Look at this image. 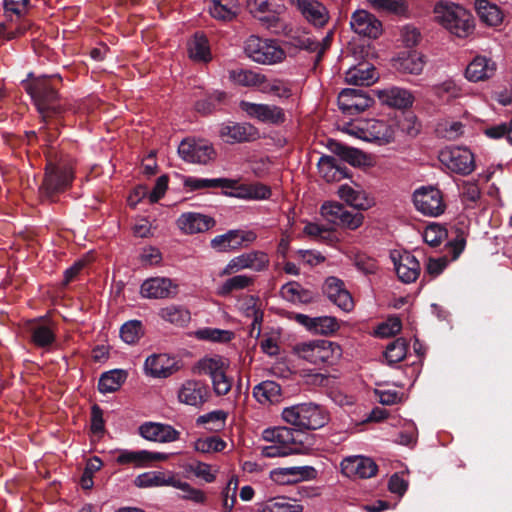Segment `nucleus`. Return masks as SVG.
I'll use <instances>...</instances> for the list:
<instances>
[{
	"label": "nucleus",
	"mask_w": 512,
	"mask_h": 512,
	"mask_svg": "<svg viewBox=\"0 0 512 512\" xmlns=\"http://www.w3.org/2000/svg\"><path fill=\"white\" fill-rule=\"evenodd\" d=\"M342 472L348 477L371 478L378 471L373 459L365 456H351L341 462Z\"/></svg>",
	"instance_id": "nucleus-19"
},
{
	"label": "nucleus",
	"mask_w": 512,
	"mask_h": 512,
	"mask_svg": "<svg viewBox=\"0 0 512 512\" xmlns=\"http://www.w3.org/2000/svg\"><path fill=\"white\" fill-rule=\"evenodd\" d=\"M317 167L319 174L326 182H338L350 177L348 168L341 165L336 158L330 155H322Z\"/></svg>",
	"instance_id": "nucleus-29"
},
{
	"label": "nucleus",
	"mask_w": 512,
	"mask_h": 512,
	"mask_svg": "<svg viewBox=\"0 0 512 512\" xmlns=\"http://www.w3.org/2000/svg\"><path fill=\"white\" fill-rule=\"evenodd\" d=\"M189 55L193 60L208 62L211 60L209 41L203 34L196 33L189 43Z\"/></svg>",
	"instance_id": "nucleus-37"
},
{
	"label": "nucleus",
	"mask_w": 512,
	"mask_h": 512,
	"mask_svg": "<svg viewBox=\"0 0 512 512\" xmlns=\"http://www.w3.org/2000/svg\"><path fill=\"white\" fill-rule=\"evenodd\" d=\"M407 350V341L404 338H397L388 344L384 352V356L390 365L396 364L406 357Z\"/></svg>",
	"instance_id": "nucleus-43"
},
{
	"label": "nucleus",
	"mask_w": 512,
	"mask_h": 512,
	"mask_svg": "<svg viewBox=\"0 0 512 512\" xmlns=\"http://www.w3.org/2000/svg\"><path fill=\"white\" fill-rule=\"evenodd\" d=\"M376 93L382 104L396 109H408L415 100L411 91L396 86L377 90Z\"/></svg>",
	"instance_id": "nucleus-25"
},
{
	"label": "nucleus",
	"mask_w": 512,
	"mask_h": 512,
	"mask_svg": "<svg viewBox=\"0 0 512 512\" xmlns=\"http://www.w3.org/2000/svg\"><path fill=\"white\" fill-rule=\"evenodd\" d=\"M159 315L163 320L177 326H184L191 319L189 310L183 306L177 305H170L162 308L159 312Z\"/></svg>",
	"instance_id": "nucleus-39"
},
{
	"label": "nucleus",
	"mask_w": 512,
	"mask_h": 512,
	"mask_svg": "<svg viewBox=\"0 0 512 512\" xmlns=\"http://www.w3.org/2000/svg\"><path fill=\"white\" fill-rule=\"evenodd\" d=\"M254 282L252 277L246 275H236L227 279L218 289L220 296H228L233 291L242 290Z\"/></svg>",
	"instance_id": "nucleus-45"
},
{
	"label": "nucleus",
	"mask_w": 512,
	"mask_h": 512,
	"mask_svg": "<svg viewBox=\"0 0 512 512\" xmlns=\"http://www.w3.org/2000/svg\"><path fill=\"white\" fill-rule=\"evenodd\" d=\"M285 6L282 4H275L273 9L265 13L263 16H259V20L267 26L269 29H273L274 32H279L284 27L280 14L285 11Z\"/></svg>",
	"instance_id": "nucleus-49"
},
{
	"label": "nucleus",
	"mask_w": 512,
	"mask_h": 512,
	"mask_svg": "<svg viewBox=\"0 0 512 512\" xmlns=\"http://www.w3.org/2000/svg\"><path fill=\"white\" fill-rule=\"evenodd\" d=\"M29 332L31 342L39 348H46L54 344L56 334L52 324L45 322L44 318L33 319L30 322Z\"/></svg>",
	"instance_id": "nucleus-28"
},
{
	"label": "nucleus",
	"mask_w": 512,
	"mask_h": 512,
	"mask_svg": "<svg viewBox=\"0 0 512 512\" xmlns=\"http://www.w3.org/2000/svg\"><path fill=\"white\" fill-rule=\"evenodd\" d=\"M143 335V325L139 320H130L120 329V337L127 344L136 343Z\"/></svg>",
	"instance_id": "nucleus-47"
},
{
	"label": "nucleus",
	"mask_w": 512,
	"mask_h": 512,
	"mask_svg": "<svg viewBox=\"0 0 512 512\" xmlns=\"http://www.w3.org/2000/svg\"><path fill=\"white\" fill-rule=\"evenodd\" d=\"M398 127L406 135L415 137L420 132L421 124L414 114L409 113L403 119L399 120Z\"/></svg>",
	"instance_id": "nucleus-59"
},
{
	"label": "nucleus",
	"mask_w": 512,
	"mask_h": 512,
	"mask_svg": "<svg viewBox=\"0 0 512 512\" xmlns=\"http://www.w3.org/2000/svg\"><path fill=\"white\" fill-rule=\"evenodd\" d=\"M402 323L398 317L389 318L386 322L378 325L375 334L380 338L395 336L401 331Z\"/></svg>",
	"instance_id": "nucleus-57"
},
{
	"label": "nucleus",
	"mask_w": 512,
	"mask_h": 512,
	"mask_svg": "<svg viewBox=\"0 0 512 512\" xmlns=\"http://www.w3.org/2000/svg\"><path fill=\"white\" fill-rule=\"evenodd\" d=\"M138 434L147 441L171 443L180 439V431L166 423L146 421L138 427Z\"/></svg>",
	"instance_id": "nucleus-14"
},
{
	"label": "nucleus",
	"mask_w": 512,
	"mask_h": 512,
	"mask_svg": "<svg viewBox=\"0 0 512 512\" xmlns=\"http://www.w3.org/2000/svg\"><path fill=\"white\" fill-rule=\"evenodd\" d=\"M303 506L298 503H291L287 497H275L268 499L262 505V512H302Z\"/></svg>",
	"instance_id": "nucleus-40"
},
{
	"label": "nucleus",
	"mask_w": 512,
	"mask_h": 512,
	"mask_svg": "<svg viewBox=\"0 0 512 512\" xmlns=\"http://www.w3.org/2000/svg\"><path fill=\"white\" fill-rule=\"evenodd\" d=\"M496 72V63L485 56H477L471 61L465 76L469 81L479 82L491 78Z\"/></svg>",
	"instance_id": "nucleus-31"
},
{
	"label": "nucleus",
	"mask_w": 512,
	"mask_h": 512,
	"mask_svg": "<svg viewBox=\"0 0 512 512\" xmlns=\"http://www.w3.org/2000/svg\"><path fill=\"white\" fill-rule=\"evenodd\" d=\"M288 2L297 7L305 19L315 26H324L328 19L326 7L317 0H288Z\"/></svg>",
	"instance_id": "nucleus-23"
},
{
	"label": "nucleus",
	"mask_w": 512,
	"mask_h": 512,
	"mask_svg": "<svg viewBox=\"0 0 512 512\" xmlns=\"http://www.w3.org/2000/svg\"><path fill=\"white\" fill-rule=\"evenodd\" d=\"M61 83L62 77L59 74L44 75L27 87V92L33 99L43 122L39 132L44 135V140L50 143L58 138L59 127L64 126L62 115L65 108L58 103V88Z\"/></svg>",
	"instance_id": "nucleus-1"
},
{
	"label": "nucleus",
	"mask_w": 512,
	"mask_h": 512,
	"mask_svg": "<svg viewBox=\"0 0 512 512\" xmlns=\"http://www.w3.org/2000/svg\"><path fill=\"white\" fill-rule=\"evenodd\" d=\"M146 372L156 378H167L179 370L175 358L167 354H153L149 356L144 364Z\"/></svg>",
	"instance_id": "nucleus-24"
},
{
	"label": "nucleus",
	"mask_w": 512,
	"mask_h": 512,
	"mask_svg": "<svg viewBox=\"0 0 512 512\" xmlns=\"http://www.w3.org/2000/svg\"><path fill=\"white\" fill-rule=\"evenodd\" d=\"M321 214L336 225L355 230L363 223L364 216L360 212H351L341 203L326 202L321 207Z\"/></svg>",
	"instance_id": "nucleus-10"
},
{
	"label": "nucleus",
	"mask_w": 512,
	"mask_h": 512,
	"mask_svg": "<svg viewBox=\"0 0 512 512\" xmlns=\"http://www.w3.org/2000/svg\"><path fill=\"white\" fill-rule=\"evenodd\" d=\"M268 255L262 251H252L234 257L221 272V275H231L242 269H252L260 272L268 267Z\"/></svg>",
	"instance_id": "nucleus-15"
},
{
	"label": "nucleus",
	"mask_w": 512,
	"mask_h": 512,
	"mask_svg": "<svg viewBox=\"0 0 512 512\" xmlns=\"http://www.w3.org/2000/svg\"><path fill=\"white\" fill-rule=\"evenodd\" d=\"M168 454L160 452H152L148 450H122L116 457V462L121 465L134 464L137 467L146 466L156 461H166Z\"/></svg>",
	"instance_id": "nucleus-26"
},
{
	"label": "nucleus",
	"mask_w": 512,
	"mask_h": 512,
	"mask_svg": "<svg viewBox=\"0 0 512 512\" xmlns=\"http://www.w3.org/2000/svg\"><path fill=\"white\" fill-rule=\"evenodd\" d=\"M178 153L186 162L198 164H207L216 156L212 144L202 140H183L178 147Z\"/></svg>",
	"instance_id": "nucleus-11"
},
{
	"label": "nucleus",
	"mask_w": 512,
	"mask_h": 512,
	"mask_svg": "<svg viewBox=\"0 0 512 512\" xmlns=\"http://www.w3.org/2000/svg\"><path fill=\"white\" fill-rule=\"evenodd\" d=\"M350 26L355 33L374 39L382 32L381 22L365 10H357L352 14Z\"/></svg>",
	"instance_id": "nucleus-21"
},
{
	"label": "nucleus",
	"mask_w": 512,
	"mask_h": 512,
	"mask_svg": "<svg viewBox=\"0 0 512 512\" xmlns=\"http://www.w3.org/2000/svg\"><path fill=\"white\" fill-rule=\"evenodd\" d=\"M227 416V412L223 410H215L199 416L196 422L198 425L212 424L209 429L213 431H219L225 426Z\"/></svg>",
	"instance_id": "nucleus-48"
},
{
	"label": "nucleus",
	"mask_w": 512,
	"mask_h": 512,
	"mask_svg": "<svg viewBox=\"0 0 512 512\" xmlns=\"http://www.w3.org/2000/svg\"><path fill=\"white\" fill-rule=\"evenodd\" d=\"M225 447L226 442L217 436L198 439L195 442V449L202 453H209L211 451L220 452L223 451Z\"/></svg>",
	"instance_id": "nucleus-52"
},
{
	"label": "nucleus",
	"mask_w": 512,
	"mask_h": 512,
	"mask_svg": "<svg viewBox=\"0 0 512 512\" xmlns=\"http://www.w3.org/2000/svg\"><path fill=\"white\" fill-rule=\"evenodd\" d=\"M475 10L481 21L489 26H497L502 22L503 13L500 8L488 0H476Z\"/></svg>",
	"instance_id": "nucleus-34"
},
{
	"label": "nucleus",
	"mask_w": 512,
	"mask_h": 512,
	"mask_svg": "<svg viewBox=\"0 0 512 512\" xmlns=\"http://www.w3.org/2000/svg\"><path fill=\"white\" fill-rule=\"evenodd\" d=\"M338 194L342 200L358 210H365L367 208L364 203L358 201L360 196L359 192L347 184L339 187Z\"/></svg>",
	"instance_id": "nucleus-55"
},
{
	"label": "nucleus",
	"mask_w": 512,
	"mask_h": 512,
	"mask_svg": "<svg viewBox=\"0 0 512 512\" xmlns=\"http://www.w3.org/2000/svg\"><path fill=\"white\" fill-rule=\"evenodd\" d=\"M447 235L448 232L446 229L437 224H432L425 229L423 239L425 243L431 247H437L441 244L442 240L447 237Z\"/></svg>",
	"instance_id": "nucleus-53"
},
{
	"label": "nucleus",
	"mask_w": 512,
	"mask_h": 512,
	"mask_svg": "<svg viewBox=\"0 0 512 512\" xmlns=\"http://www.w3.org/2000/svg\"><path fill=\"white\" fill-rule=\"evenodd\" d=\"M228 236L230 250H236L244 243H251L256 239V234L252 231L229 230Z\"/></svg>",
	"instance_id": "nucleus-54"
},
{
	"label": "nucleus",
	"mask_w": 512,
	"mask_h": 512,
	"mask_svg": "<svg viewBox=\"0 0 512 512\" xmlns=\"http://www.w3.org/2000/svg\"><path fill=\"white\" fill-rule=\"evenodd\" d=\"M257 134V129L250 124L226 125L220 130L221 137L227 143L251 141L256 139Z\"/></svg>",
	"instance_id": "nucleus-32"
},
{
	"label": "nucleus",
	"mask_w": 512,
	"mask_h": 512,
	"mask_svg": "<svg viewBox=\"0 0 512 512\" xmlns=\"http://www.w3.org/2000/svg\"><path fill=\"white\" fill-rule=\"evenodd\" d=\"M454 234V237L447 243V246L451 248L452 258L457 259L465 249L466 235L461 228H455Z\"/></svg>",
	"instance_id": "nucleus-60"
},
{
	"label": "nucleus",
	"mask_w": 512,
	"mask_h": 512,
	"mask_svg": "<svg viewBox=\"0 0 512 512\" xmlns=\"http://www.w3.org/2000/svg\"><path fill=\"white\" fill-rule=\"evenodd\" d=\"M224 363L219 358H205L199 362V368L204 374L211 378L221 373L224 369Z\"/></svg>",
	"instance_id": "nucleus-61"
},
{
	"label": "nucleus",
	"mask_w": 512,
	"mask_h": 512,
	"mask_svg": "<svg viewBox=\"0 0 512 512\" xmlns=\"http://www.w3.org/2000/svg\"><path fill=\"white\" fill-rule=\"evenodd\" d=\"M211 379H212L214 392L217 395H219V396L226 395L231 390L232 382L227 377L224 370L221 373L216 374Z\"/></svg>",
	"instance_id": "nucleus-63"
},
{
	"label": "nucleus",
	"mask_w": 512,
	"mask_h": 512,
	"mask_svg": "<svg viewBox=\"0 0 512 512\" xmlns=\"http://www.w3.org/2000/svg\"><path fill=\"white\" fill-rule=\"evenodd\" d=\"M317 471L311 466H294L278 468L271 472L273 481L279 484H287L302 480H310L316 477Z\"/></svg>",
	"instance_id": "nucleus-27"
},
{
	"label": "nucleus",
	"mask_w": 512,
	"mask_h": 512,
	"mask_svg": "<svg viewBox=\"0 0 512 512\" xmlns=\"http://www.w3.org/2000/svg\"><path fill=\"white\" fill-rule=\"evenodd\" d=\"M315 320L312 332L315 334L328 336L334 334L340 328L337 318L332 316L315 317Z\"/></svg>",
	"instance_id": "nucleus-50"
},
{
	"label": "nucleus",
	"mask_w": 512,
	"mask_h": 512,
	"mask_svg": "<svg viewBox=\"0 0 512 512\" xmlns=\"http://www.w3.org/2000/svg\"><path fill=\"white\" fill-rule=\"evenodd\" d=\"M413 203L417 211L430 217H437L446 209L442 192L434 186L416 189L413 193Z\"/></svg>",
	"instance_id": "nucleus-8"
},
{
	"label": "nucleus",
	"mask_w": 512,
	"mask_h": 512,
	"mask_svg": "<svg viewBox=\"0 0 512 512\" xmlns=\"http://www.w3.org/2000/svg\"><path fill=\"white\" fill-rule=\"evenodd\" d=\"M424 55L416 50L402 52L394 59L393 67L400 73L419 75L424 68Z\"/></svg>",
	"instance_id": "nucleus-30"
},
{
	"label": "nucleus",
	"mask_w": 512,
	"mask_h": 512,
	"mask_svg": "<svg viewBox=\"0 0 512 512\" xmlns=\"http://www.w3.org/2000/svg\"><path fill=\"white\" fill-rule=\"evenodd\" d=\"M303 358L315 364H333L342 354L341 347L329 340H312L298 344Z\"/></svg>",
	"instance_id": "nucleus-7"
},
{
	"label": "nucleus",
	"mask_w": 512,
	"mask_h": 512,
	"mask_svg": "<svg viewBox=\"0 0 512 512\" xmlns=\"http://www.w3.org/2000/svg\"><path fill=\"white\" fill-rule=\"evenodd\" d=\"M327 149L337 155L342 161L349 163L354 167L371 166V157L360 149L346 145L335 139H328Z\"/></svg>",
	"instance_id": "nucleus-16"
},
{
	"label": "nucleus",
	"mask_w": 512,
	"mask_h": 512,
	"mask_svg": "<svg viewBox=\"0 0 512 512\" xmlns=\"http://www.w3.org/2000/svg\"><path fill=\"white\" fill-rule=\"evenodd\" d=\"M195 336L199 340L227 343L234 338V333L229 330L206 327L197 330Z\"/></svg>",
	"instance_id": "nucleus-42"
},
{
	"label": "nucleus",
	"mask_w": 512,
	"mask_h": 512,
	"mask_svg": "<svg viewBox=\"0 0 512 512\" xmlns=\"http://www.w3.org/2000/svg\"><path fill=\"white\" fill-rule=\"evenodd\" d=\"M184 187L190 191H196L207 188H230L236 187L237 181L227 178L205 179L192 176H185L183 180Z\"/></svg>",
	"instance_id": "nucleus-33"
},
{
	"label": "nucleus",
	"mask_w": 512,
	"mask_h": 512,
	"mask_svg": "<svg viewBox=\"0 0 512 512\" xmlns=\"http://www.w3.org/2000/svg\"><path fill=\"white\" fill-rule=\"evenodd\" d=\"M374 100L360 89L346 88L338 95V106L342 113L356 116L373 104Z\"/></svg>",
	"instance_id": "nucleus-13"
},
{
	"label": "nucleus",
	"mask_w": 512,
	"mask_h": 512,
	"mask_svg": "<svg viewBox=\"0 0 512 512\" xmlns=\"http://www.w3.org/2000/svg\"><path fill=\"white\" fill-rule=\"evenodd\" d=\"M282 296L291 302H300L308 304L313 302L314 294L308 289H304L298 282L291 281L281 287Z\"/></svg>",
	"instance_id": "nucleus-36"
},
{
	"label": "nucleus",
	"mask_w": 512,
	"mask_h": 512,
	"mask_svg": "<svg viewBox=\"0 0 512 512\" xmlns=\"http://www.w3.org/2000/svg\"><path fill=\"white\" fill-rule=\"evenodd\" d=\"M282 418L288 424L296 427L295 432L303 436V430H316L325 426L329 421L327 411L320 405L308 402L286 407Z\"/></svg>",
	"instance_id": "nucleus-2"
},
{
	"label": "nucleus",
	"mask_w": 512,
	"mask_h": 512,
	"mask_svg": "<svg viewBox=\"0 0 512 512\" xmlns=\"http://www.w3.org/2000/svg\"><path fill=\"white\" fill-rule=\"evenodd\" d=\"M209 397L208 385L200 380H187L178 391V399L181 403L197 408L206 403Z\"/></svg>",
	"instance_id": "nucleus-17"
},
{
	"label": "nucleus",
	"mask_w": 512,
	"mask_h": 512,
	"mask_svg": "<svg viewBox=\"0 0 512 512\" xmlns=\"http://www.w3.org/2000/svg\"><path fill=\"white\" fill-rule=\"evenodd\" d=\"M173 487L180 489L183 492L182 497L186 500H191L195 503H203L206 499L205 494L193 488L189 483L180 480H174Z\"/></svg>",
	"instance_id": "nucleus-56"
},
{
	"label": "nucleus",
	"mask_w": 512,
	"mask_h": 512,
	"mask_svg": "<svg viewBox=\"0 0 512 512\" xmlns=\"http://www.w3.org/2000/svg\"><path fill=\"white\" fill-rule=\"evenodd\" d=\"M226 99V93L222 91H213L205 95L204 98L196 101L194 107L198 113L203 115L210 114Z\"/></svg>",
	"instance_id": "nucleus-41"
},
{
	"label": "nucleus",
	"mask_w": 512,
	"mask_h": 512,
	"mask_svg": "<svg viewBox=\"0 0 512 512\" xmlns=\"http://www.w3.org/2000/svg\"><path fill=\"white\" fill-rule=\"evenodd\" d=\"M240 108L251 118L263 123L281 125L286 120L284 110L276 105L258 104L243 100L240 102Z\"/></svg>",
	"instance_id": "nucleus-12"
},
{
	"label": "nucleus",
	"mask_w": 512,
	"mask_h": 512,
	"mask_svg": "<svg viewBox=\"0 0 512 512\" xmlns=\"http://www.w3.org/2000/svg\"><path fill=\"white\" fill-rule=\"evenodd\" d=\"M231 77L241 86H258L264 81V76L250 70L233 71Z\"/></svg>",
	"instance_id": "nucleus-51"
},
{
	"label": "nucleus",
	"mask_w": 512,
	"mask_h": 512,
	"mask_svg": "<svg viewBox=\"0 0 512 512\" xmlns=\"http://www.w3.org/2000/svg\"><path fill=\"white\" fill-rule=\"evenodd\" d=\"M215 223L212 217L197 212L182 213L177 219V226L184 234L203 233Z\"/></svg>",
	"instance_id": "nucleus-22"
},
{
	"label": "nucleus",
	"mask_w": 512,
	"mask_h": 512,
	"mask_svg": "<svg viewBox=\"0 0 512 512\" xmlns=\"http://www.w3.org/2000/svg\"><path fill=\"white\" fill-rule=\"evenodd\" d=\"M169 178L167 175H161L151 191H148V199L150 203H157L164 195L168 188Z\"/></svg>",
	"instance_id": "nucleus-62"
},
{
	"label": "nucleus",
	"mask_w": 512,
	"mask_h": 512,
	"mask_svg": "<svg viewBox=\"0 0 512 512\" xmlns=\"http://www.w3.org/2000/svg\"><path fill=\"white\" fill-rule=\"evenodd\" d=\"M174 477L165 478L164 473L159 471H150L138 475L135 479V485L140 488L156 486H173Z\"/></svg>",
	"instance_id": "nucleus-38"
},
{
	"label": "nucleus",
	"mask_w": 512,
	"mask_h": 512,
	"mask_svg": "<svg viewBox=\"0 0 512 512\" xmlns=\"http://www.w3.org/2000/svg\"><path fill=\"white\" fill-rule=\"evenodd\" d=\"M72 168L65 163H55L51 160L45 166V174L39 187L42 200L55 201V198L68 190L73 182Z\"/></svg>",
	"instance_id": "nucleus-5"
},
{
	"label": "nucleus",
	"mask_w": 512,
	"mask_h": 512,
	"mask_svg": "<svg viewBox=\"0 0 512 512\" xmlns=\"http://www.w3.org/2000/svg\"><path fill=\"white\" fill-rule=\"evenodd\" d=\"M322 291L340 309L346 312L352 310L354 306L353 299L345 289L343 281L339 278L334 276L328 277L322 286Z\"/></svg>",
	"instance_id": "nucleus-20"
},
{
	"label": "nucleus",
	"mask_w": 512,
	"mask_h": 512,
	"mask_svg": "<svg viewBox=\"0 0 512 512\" xmlns=\"http://www.w3.org/2000/svg\"><path fill=\"white\" fill-rule=\"evenodd\" d=\"M247 57L260 64H274L285 58L284 50L275 41L251 35L244 45Z\"/></svg>",
	"instance_id": "nucleus-6"
},
{
	"label": "nucleus",
	"mask_w": 512,
	"mask_h": 512,
	"mask_svg": "<svg viewBox=\"0 0 512 512\" xmlns=\"http://www.w3.org/2000/svg\"><path fill=\"white\" fill-rule=\"evenodd\" d=\"M209 13L213 18L223 21L232 20L236 15L235 10H231L227 5L221 4L218 0L210 1Z\"/></svg>",
	"instance_id": "nucleus-58"
},
{
	"label": "nucleus",
	"mask_w": 512,
	"mask_h": 512,
	"mask_svg": "<svg viewBox=\"0 0 512 512\" xmlns=\"http://www.w3.org/2000/svg\"><path fill=\"white\" fill-rule=\"evenodd\" d=\"M263 439L271 445L261 447V455L268 458L284 457L302 452L301 434L289 427H274L263 431Z\"/></svg>",
	"instance_id": "nucleus-3"
},
{
	"label": "nucleus",
	"mask_w": 512,
	"mask_h": 512,
	"mask_svg": "<svg viewBox=\"0 0 512 512\" xmlns=\"http://www.w3.org/2000/svg\"><path fill=\"white\" fill-rule=\"evenodd\" d=\"M375 69L374 68H362V65L359 67H354L350 69L346 74V80L348 83L363 86L369 85L374 80Z\"/></svg>",
	"instance_id": "nucleus-46"
},
{
	"label": "nucleus",
	"mask_w": 512,
	"mask_h": 512,
	"mask_svg": "<svg viewBox=\"0 0 512 512\" xmlns=\"http://www.w3.org/2000/svg\"><path fill=\"white\" fill-rule=\"evenodd\" d=\"M254 395L259 400L274 402L281 395V387L274 381H264L254 387Z\"/></svg>",
	"instance_id": "nucleus-44"
},
{
	"label": "nucleus",
	"mask_w": 512,
	"mask_h": 512,
	"mask_svg": "<svg viewBox=\"0 0 512 512\" xmlns=\"http://www.w3.org/2000/svg\"><path fill=\"white\" fill-rule=\"evenodd\" d=\"M126 378V371L121 369L104 372L98 381V391L103 394L113 393L121 387Z\"/></svg>",
	"instance_id": "nucleus-35"
},
{
	"label": "nucleus",
	"mask_w": 512,
	"mask_h": 512,
	"mask_svg": "<svg viewBox=\"0 0 512 512\" xmlns=\"http://www.w3.org/2000/svg\"><path fill=\"white\" fill-rule=\"evenodd\" d=\"M140 293L149 299L172 298L178 293V285L170 278L154 277L142 283Z\"/></svg>",
	"instance_id": "nucleus-18"
},
{
	"label": "nucleus",
	"mask_w": 512,
	"mask_h": 512,
	"mask_svg": "<svg viewBox=\"0 0 512 512\" xmlns=\"http://www.w3.org/2000/svg\"><path fill=\"white\" fill-rule=\"evenodd\" d=\"M105 430L103 410L98 404L91 407V431L94 434H102Z\"/></svg>",
	"instance_id": "nucleus-64"
},
{
	"label": "nucleus",
	"mask_w": 512,
	"mask_h": 512,
	"mask_svg": "<svg viewBox=\"0 0 512 512\" xmlns=\"http://www.w3.org/2000/svg\"><path fill=\"white\" fill-rule=\"evenodd\" d=\"M439 159L449 170L460 175H469L475 168L474 155L467 148L447 147L441 150Z\"/></svg>",
	"instance_id": "nucleus-9"
},
{
	"label": "nucleus",
	"mask_w": 512,
	"mask_h": 512,
	"mask_svg": "<svg viewBox=\"0 0 512 512\" xmlns=\"http://www.w3.org/2000/svg\"><path fill=\"white\" fill-rule=\"evenodd\" d=\"M434 12L438 22L457 37L465 38L474 30L473 16L458 4L440 1Z\"/></svg>",
	"instance_id": "nucleus-4"
}]
</instances>
